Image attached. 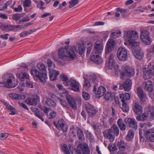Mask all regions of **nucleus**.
Listing matches in <instances>:
<instances>
[{
	"mask_svg": "<svg viewBox=\"0 0 154 154\" xmlns=\"http://www.w3.org/2000/svg\"><path fill=\"white\" fill-rule=\"evenodd\" d=\"M36 116L40 118L42 121H44V119L42 118V117L44 116V114L41 112L38 111L35 113Z\"/></svg>",
	"mask_w": 154,
	"mask_h": 154,
	"instance_id": "obj_54",
	"label": "nucleus"
},
{
	"mask_svg": "<svg viewBox=\"0 0 154 154\" xmlns=\"http://www.w3.org/2000/svg\"><path fill=\"white\" fill-rule=\"evenodd\" d=\"M83 78L84 79V87H89L91 86L92 83L91 82V81L88 79V78L86 79L84 76L83 77Z\"/></svg>",
	"mask_w": 154,
	"mask_h": 154,
	"instance_id": "obj_43",
	"label": "nucleus"
},
{
	"mask_svg": "<svg viewBox=\"0 0 154 154\" xmlns=\"http://www.w3.org/2000/svg\"><path fill=\"white\" fill-rule=\"evenodd\" d=\"M40 73V72L38 71L37 70L34 69H32L31 71V73L32 75L37 78Z\"/></svg>",
	"mask_w": 154,
	"mask_h": 154,
	"instance_id": "obj_48",
	"label": "nucleus"
},
{
	"mask_svg": "<svg viewBox=\"0 0 154 154\" xmlns=\"http://www.w3.org/2000/svg\"><path fill=\"white\" fill-rule=\"evenodd\" d=\"M38 78L42 82L45 83V82L46 79H47V76L46 73L45 71L44 72H40L38 75Z\"/></svg>",
	"mask_w": 154,
	"mask_h": 154,
	"instance_id": "obj_24",
	"label": "nucleus"
},
{
	"mask_svg": "<svg viewBox=\"0 0 154 154\" xmlns=\"http://www.w3.org/2000/svg\"><path fill=\"white\" fill-rule=\"evenodd\" d=\"M60 79L63 81H66L68 80L67 77L64 75H60Z\"/></svg>",
	"mask_w": 154,
	"mask_h": 154,
	"instance_id": "obj_60",
	"label": "nucleus"
},
{
	"mask_svg": "<svg viewBox=\"0 0 154 154\" xmlns=\"http://www.w3.org/2000/svg\"><path fill=\"white\" fill-rule=\"evenodd\" d=\"M99 54L92 53L90 57L91 60L97 64L101 63L103 62V59Z\"/></svg>",
	"mask_w": 154,
	"mask_h": 154,
	"instance_id": "obj_15",
	"label": "nucleus"
},
{
	"mask_svg": "<svg viewBox=\"0 0 154 154\" xmlns=\"http://www.w3.org/2000/svg\"><path fill=\"white\" fill-rule=\"evenodd\" d=\"M119 97L120 99H121V101L122 103H127V100L125 99V96L124 94H120Z\"/></svg>",
	"mask_w": 154,
	"mask_h": 154,
	"instance_id": "obj_53",
	"label": "nucleus"
},
{
	"mask_svg": "<svg viewBox=\"0 0 154 154\" xmlns=\"http://www.w3.org/2000/svg\"><path fill=\"white\" fill-rule=\"evenodd\" d=\"M137 94L142 102H144L146 101V96L141 87H138L137 88Z\"/></svg>",
	"mask_w": 154,
	"mask_h": 154,
	"instance_id": "obj_18",
	"label": "nucleus"
},
{
	"mask_svg": "<svg viewBox=\"0 0 154 154\" xmlns=\"http://www.w3.org/2000/svg\"><path fill=\"white\" fill-rule=\"evenodd\" d=\"M149 35V32L145 30L141 32V39L142 41L146 45H149L151 43V40Z\"/></svg>",
	"mask_w": 154,
	"mask_h": 154,
	"instance_id": "obj_7",
	"label": "nucleus"
},
{
	"mask_svg": "<svg viewBox=\"0 0 154 154\" xmlns=\"http://www.w3.org/2000/svg\"><path fill=\"white\" fill-rule=\"evenodd\" d=\"M146 137L150 141H154V127L147 131Z\"/></svg>",
	"mask_w": 154,
	"mask_h": 154,
	"instance_id": "obj_19",
	"label": "nucleus"
},
{
	"mask_svg": "<svg viewBox=\"0 0 154 154\" xmlns=\"http://www.w3.org/2000/svg\"><path fill=\"white\" fill-rule=\"evenodd\" d=\"M115 41L112 39H109L107 43L105 52L106 54L109 53L113 50L115 48Z\"/></svg>",
	"mask_w": 154,
	"mask_h": 154,
	"instance_id": "obj_13",
	"label": "nucleus"
},
{
	"mask_svg": "<svg viewBox=\"0 0 154 154\" xmlns=\"http://www.w3.org/2000/svg\"><path fill=\"white\" fill-rule=\"evenodd\" d=\"M117 146L120 150H124L126 148L127 144L124 141L120 140L118 142Z\"/></svg>",
	"mask_w": 154,
	"mask_h": 154,
	"instance_id": "obj_28",
	"label": "nucleus"
},
{
	"mask_svg": "<svg viewBox=\"0 0 154 154\" xmlns=\"http://www.w3.org/2000/svg\"><path fill=\"white\" fill-rule=\"evenodd\" d=\"M66 98L69 104L70 105L72 108L74 109L76 108V101L72 96L69 95H66Z\"/></svg>",
	"mask_w": 154,
	"mask_h": 154,
	"instance_id": "obj_17",
	"label": "nucleus"
},
{
	"mask_svg": "<svg viewBox=\"0 0 154 154\" xmlns=\"http://www.w3.org/2000/svg\"><path fill=\"white\" fill-rule=\"evenodd\" d=\"M103 134L104 137L109 139L110 142H112L114 140L115 136L110 128L105 130L103 132Z\"/></svg>",
	"mask_w": 154,
	"mask_h": 154,
	"instance_id": "obj_12",
	"label": "nucleus"
},
{
	"mask_svg": "<svg viewBox=\"0 0 154 154\" xmlns=\"http://www.w3.org/2000/svg\"><path fill=\"white\" fill-rule=\"evenodd\" d=\"M143 85L144 87V89L150 92H152L153 91V86L152 82L149 81L145 82L143 84Z\"/></svg>",
	"mask_w": 154,
	"mask_h": 154,
	"instance_id": "obj_21",
	"label": "nucleus"
},
{
	"mask_svg": "<svg viewBox=\"0 0 154 154\" xmlns=\"http://www.w3.org/2000/svg\"><path fill=\"white\" fill-rule=\"evenodd\" d=\"M85 133L88 139L90 140L91 141H94V139L91 133L88 131L85 132Z\"/></svg>",
	"mask_w": 154,
	"mask_h": 154,
	"instance_id": "obj_46",
	"label": "nucleus"
},
{
	"mask_svg": "<svg viewBox=\"0 0 154 154\" xmlns=\"http://www.w3.org/2000/svg\"><path fill=\"white\" fill-rule=\"evenodd\" d=\"M56 116V113L54 111L50 112L49 115L47 114L48 117L50 119L54 118Z\"/></svg>",
	"mask_w": 154,
	"mask_h": 154,
	"instance_id": "obj_52",
	"label": "nucleus"
},
{
	"mask_svg": "<svg viewBox=\"0 0 154 154\" xmlns=\"http://www.w3.org/2000/svg\"><path fill=\"white\" fill-rule=\"evenodd\" d=\"M24 6L25 7H29L31 5V1L29 0H26L23 2Z\"/></svg>",
	"mask_w": 154,
	"mask_h": 154,
	"instance_id": "obj_59",
	"label": "nucleus"
},
{
	"mask_svg": "<svg viewBox=\"0 0 154 154\" xmlns=\"http://www.w3.org/2000/svg\"><path fill=\"white\" fill-rule=\"evenodd\" d=\"M37 67L40 70H44L45 67V65L41 63H38Z\"/></svg>",
	"mask_w": 154,
	"mask_h": 154,
	"instance_id": "obj_56",
	"label": "nucleus"
},
{
	"mask_svg": "<svg viewBox=\"0 0 154 154\" xmlns=\"http://www.w3.org/2000/svg\"><path fill=\"white\" fill-rule=\"evenodd\" d=\"M121 34V32L119 30H116L111 33L110 36L111 37L116 38L119 37Z\"/></svg>",
	"mask_w": 154,
	"mask_h": 154,
	"instance_id": "obj_40",
	"label": "nucleus"
},
{
	"mask_svg": "<svg viewBox=\"0 0 154 154\" xmlns=\"http://www.w3.org/2000/svg\"><path fill=\"white\" fill-rule=\"evenodd\" d=\"M76 152L78 154H89L90 152L88 145L86 144L82 143L78 145Z\"/></svg>",
	"mask_w": 154,
	"mask_h": 154,
	"instance_id": "obj_5",
	"label": "nucleus"
},
{
	"mask_svg": "<svg viewBox=\"0 0 154 154\" xmlns=\"http://www.w3.org/2000/svg\"><path fill=\"white\" fill-rule=\"evenodd\" d=\"M23 14H15L12 16V18L16 21L18 20L20 18L23 17Z\"/></svg>",
	"mask_w": 154,
	"mask_h": 154,
	"instance_id": "obj_45",
	"label": "nucleus"
},
{
	"mask_svg": "<svg viewBox=\"0 0 154 154\" xmlns=\"http://www.w3.org/2000/svg\"><path fill=\"white\" fill-rule=\"evenodd\" d=\"M85 48L84 44H80L76 48L72 47L69 48L68 47L64 48H61L59 50V57L64 61H70L73 59L75 57V52H77L80 55H82L84 52Z\"/></svg>",
	"mask_w": 154,
	"mask_h": 154,
	"instance_id": "obj_1",
	"label": "nucleus"
},
{
	"mask_svg": "<svg viewBox=\"0 0 154 154\" xmlns=\"http://www.w3.org/2000/svg\"><path fill=\"white\" fill-rule=\"evenodd\" d=\"M77 135L79 140L82 141L84 140L85 137L83 132L81 129L79 128H77Z\"/></svg>",
	"mask_w": 154,
	"mask_h": 154,
	"instance_id": "obj_34",
	"label": "nucleus"
},
{
	"mask_svg": "<svg viewBox=\"0 0 154 154\" xmlns=\"http://www.w3.org/2000/svg\"><path fill=\"white\" fill-rule=\"evenodd\" d=\"M62 149L66 154H70L66 144H64L62 146Z\"/></svg>",
	"mask_w": 154,
	"mask_h": 154,
	"instance_id": "obj_50",
	"label": "nucleus"
},
{
	"mask_svg": "<svg viewBox=\"0 0 154 154\" xmlns=\"http://www.w3.org/2000/svg\"><path fill=\"white\" fill-rule=\"evenodd\" d=\"M114 57V55L112 54H110L109 57V61L108 62L109 67V68L111 67L112 66L116 65V63L113 60Z\"/></svg>",
	"mask_w": 154,
	"mask_h": 154,
	"instance_id": "obj_32",
	"label": "nucleus"
},
{
	"mask_svg": "<svg viewBox=\"0 0 154 154\" xmlns=\"http://www.w3.org/2000/svg\"><path fill=\"white\" fill-rule=\"evenodd\" d=\"M127 121L129 127L134 128L136 130L137 128V124L135 119L129 118L128 119Z\"/></svg>",
	"mask_w": 154,
	"mask_h": 154,
	"instance_id": "obj_22",
	"label": "nucleus"
},
{
	"mask_svg": "<svg viewBox=\"0 0 154 154\" xmlns=\"http://www.w3.org/2000/svg\"><path fill=\"white\" fill-rule=\"evenodd\" d=\"M77 128H79V127H76L75 128L74 126H72V128H71V130L74 136H76V132H77Z\"/></svg>",
	"mask_w": 154,
	"mask_h": 154,
	"instance_id": "obj_55",
	"label": "nucleus"
},
{
	"mask_svg": "<svg viewBox=\"0 0 154 154\" xmlns=\"http://www.w3.org/2000/svg\"><path fill=\"white\" fill-rule=\"evenodd\" d=\"M149 117V113L144 110V112L141 116L136 117V119L139 121H144L147 119Z\"/></svg>",
	"mask_w": 154,
	"mask_h": 154,
	"instance_id": "obj_23",
	"label": "nucleus"
},
{
	"mask_svg": "<svg viewBox=\"0 0 154 154\" xmlns=\"http://www.w3.org/2000/svg\"><path fill=\"white\" fill-rule=\"evenodd\" d=\"M103 95H104V98L107 100H112L113 97V95L110 92H108L107 93L104 94Z\"/></svg>",
	"mask_w": 154,
	"mask_h": 154,
	"instance_id": "obj_42",
	"label": "nucleus"
},
{
	"mask_svg": "<svg viewBox=\"0 0 154 154\" xmlns=\"http://www.w3.org/2000/svg\"><path fill=\"white\" fill-rule=\"evenodd\" d=\"M3 78L6 82H0V84H3L8 88H11L15 87L18 84V81L16 79L13 75L11 73L7 74L5 75Z\"/></svg>",
	"mask_w": 154,
	"mask_h": 154,
	"instance_id": "obj_2",
	"label": "nucleus"
},
{
	"mask_svg": "<svg viewBox=\"0 0 154 154\" xmlns=\"http://www.w3.org/2000/svg\"><path fill=\"white\" fill-rule=\"evenodd\" d=\"M127 75L129 77L133 76L135 74L134 70L130 67H128L125 70Z\"/></svg>",
	"mask_w": 154,
	"mask_h": 154,
	"instance_id": "obj_31",
	"label": "nucleus"
},
{
	"mask_svg": "<svg viewBox=\"0 0 154 154\" xmlns=\"http://www.w3.org/2000/svg\"><path fill=\"white\" fill-rule=\"evenodd\" d=\"M82 95L83 97L86 100H87L90 99L89 94L85 91H83L82 92Z\"/></svg>",
	"mask_w": 154,
	"mask_h": 154,
	"instance_id": "obj_49",
	"label": "nucleus"
},
{
	"mask_svg": "<svg viewBox=\"0 0 154 154\" xmlns=\"http://www.w3.org/2000/svg\"><path fill=\"white\" fill-rule=\"evenodd\" d=\"M5 28L9 31H11L15 30L14 25H13L5 26Z\"/></svg>",
	"mask_w": 154,
	"mask_h": 154,
	"instance_id": "obj_57",
	"label": "nucleus"
},
{
	"mask_svg": "<svg viewBox=\"0 0 154 154\" xmlns=\"http://www.w3.org/2000/svg\"><path fill=\"white\" fill-rule=\"evenodd\" d=\"M64 85L66 86H69L72 90L79 91V83L73 79H71L70 81L64 83Z\"/></svg>",
	"mask_w": 154,
	"mask_h": 154,
	"instance_id": "obj_6",
	"label": "nucleus"
},
{
	"mask_svg": "<svg viewBox=\"0 0 154 154\" xmlns=\"http://www.w3.org/2000/svg\"><path fill=\"white\" fill-rule=\"evenodd\" d=\"M88 78L93 84L95 82L97 79V76L96 74L93 73H91Z\"/></svg>",
	"mask_w": 154,
	"mask_h": 154,
	"instance_id": "obj_38",
	"label": "nucleus"
},
{
	"mask_svg": "<svg viewBox=\"0 0 154 154\" xmlns=\"http://www.w3.org/2000/svg\"><path fill=\"white\" fill-rule=\"evenodd\" d=\"M58 100L62 106L67 108L69 107V105L67 103V102L65 100L62 99L60 98H58Z\"/></svg>",
	"mask_w": 154,
	"mask_h": 154,
	"instance_id": "obj_44",
	"label": "nucleus"
},
{
	"mask_svg": "<svg viewBox=\"0 0 154 154\" xmlns=\"http://www.w3.org/2000/svg\"><path fill=\"white\" fill-rule=\"evenodd\" d=\"M79 2L78 0H72L70 1L69 4L70 5L69 7V8H71L72 7L74 6L75 5L77 4Z\"/></svg>",
	"mask_w": 154,
	"mask_h": 154,
	"instance_id": "obj_47",
	"label": "nucleus"
},
{
	"mask_svg": "<svg viewBox=\"0 0 154 154\" xmlns=\"http://www.w3.org/2000/svg\"><path fill=\"white\" fill-rule=\"evenodd\" d=\"M129 42L130 45H132L133 46H138L140 45L139 42L132 41Z\"/></svg>",
	"mask_w": 154,
	"mask_h": 154,
	"instance_id": "obj_61",
	"label": "nucleus"
},
{
	"mask_svg": "<svg viewBox=\"0 0 154 154\" xmlns=\"http://www.w3.org/2000/svg\"><path fill=\"white\" fill-rule=\"evenodd\" d=\"M39 98L37 96H35L32 97H29L26 100L27 104L32 106H35L39 101Z\"/></svg>",
	"mask_w": 154,
	"mask_h": 154,
	"instance_id": "obj_14",
	"label": "nucleus"
},
{
	"mask_svg": "<svg viewBox=\"0 0 154 154\" xmlns=\"http://www.w3.org/2000/svg\"><path fill=\"white\" fill-rule=\"evenodd\" d=\"M9 96L12 99L16 100L24 99L25 98L24 96L12 93L9 94Z\"/></svg>",
	"mask_w": 154,
	"mask_h": 154,
	"instance_id": "obj_27",
	"label": "nucleus"
},
{
	"mask_svg": "<svg viewBox=\"0 0 154 154\" xmlns=\"http://www.w3.org/2000/svg\"><path fill=\"white\" fill-rule=\"evenodd\" d=\"M133 109L134 113L138 115H141L143 112L142 107L140 105L139 102L137 101L134 102Z\"/></svg>",
	"mask_w": 154,
	"mask_h": 154,
	"instance_id": "obj_10",
	"label": "nucleus"
},
{
	"mask_svg": "<svg viewBox=\"0 0 154 154\" xmlns=\"http://www.w3.org/2000/svg\"><path fill=\"white\" fill-rule=\"evenodd\" d=\"M124 38L125 40L129 42L137 39L138 38V34L135 31L128 30L124 32Z\"/></svg>",
	"mask_w": 154,
	"mask_h": 154,
	"instance_id": "obj_3",
	"label": "nucleus"
},
{
	"mask_svg": "<svg viewBox=\"0 0 154 154\" xmlns=\"http://www.w3.org/2000/svg\"><path fill=\"white\" fill-rule=\"evenodd\" d=\"M103 49L102 43L99 41H97L94 45V49L92 53L100 54L102 52Z\"/></svg>",
	"mask_w": 154,
	"mask_h": 154,
	"instance_id": "obj_11",
	"label": "nucleus"
},
{
	"mask_svg": "<svg viewBox=\"0 0 154 154\" xmlns=\"http://www.w3.org/2000/svg\"><path fill=\"white\" fill-rule=\"evenodd\" d=\"M8 135L7 133H3L0 134V137L2 138L5 139L6 138Z\"/></svg>",
	"mask_w": 154,
	"mask_h": 154,
	"instance_id": "obj_64",
	"label": "nucleus"
},
{
	"mask_svg": "<svg viewBox=\"0 0 154 154\" xmlns=\"http://www.w3.org/2000/svg\"><path fill=\"white\" fill-rule=\"evenodd\" d=\"M122 110L124 112H127L129 110V107L127 103H122V106L121 107Z\"/></svg>",
	"mask_w": 154,
	"mask_h": 154,
	"instance_id": "obj_41",
	"label": "nucleus"
},
{
	"mask_svg": "<svg viewBox=\"0 0 154 154\" xmlns=\"http://www.w3.org/2000/svg\"><path fill=\"white\" fill-rule=\"evenodd\" d=\"M117 123L120 130L122 131L125 130L126 128V125L124 123L123 120L122 119H119L117 122Z\"/></svg>",
	"mask_w": 154,
	"mask_h": 154,
	"instance_id": "obj_29",
	"label": "nucleus"
},
{
	"mask_svg": "<svg viewBox=\"0 0 154 154\" xmlns=\"http://www.w3.org/2000/svg\"><path fill=\"white\" fill-rule=\"evenodd\" d=\"M47 63L49 67V68L51 67L52 68V66L54 67L55 66L54 64L53 63L52 60L50 59H48L47 61Z\"/></svg>",
	"mask_w": 154,
	"mask_h": 154,
	"instance_id": "obj_51",
	"label": "nucleus"
},
{
	"mask_svg": "<svg viewBox=\"0 0 154 154\" xmlns=\"http://www.w3.org/2000/svg\"><path fill=\"white\" fill-rule=\"evenodd\" d=\"M45 104L53 108L55 107L56 106V103L53 100L50 99H47Z\"/></svg>",
	"mask_w": 154,
	"mask_h": 154,
	"instance_id": "obj_33",
	"label": "nucleus"
},
{
	"mask_svg": "<svg viewBox=\"0 0 154 154\" xmlns=\"http://www.w3.org/2000/svg\"><path fill=\"white\" fill-rule=\"evenodd\" d=\"M9 35V34L6 33L4 35H0V37L3 39L7 40L8 38V36Z\"/></svg>",
	"mask_w": 154,
	"mask_h": 154,
	"instance_id": "obj_63",
	"label": "nucleus"
},
{
	"mask_svg": "<svg viewBox=\"0 0 154 154\" xmlns=\"http://www.w3.org/2000/svg\"><path fill=\"white\" fill-rule=\"evenodd\" d=\"M134 56L136 58L138 59H142L143 56V54L142 52H140L139 51H136L133 52Z\"/></svg>",
	"mask_w": 154,
	"mask_h": 154,
	"instance_id": "obj_35",
	"label": "nucleus"
},
{
	"mask_svg": "<svg viewBox=\"0 0 154 154\" xmlns=\"http://www.w3.org/2000/svg\"><path fill=\"white\" fill-rule=\"evenodd\" d=\"M112 133L115 136H118L119 134V130L118 127L116 124H113L110 128Z\"/></svg>",
	"mask_w": 154,
	"mask_h": 154,
	"instance_id": "obj_26",
	"label": "nucleus"
},
{
	"mask_svg": "<svg viewBox=\"0 0 154 154\" xmlns=\"http://www.w3.org/2000/svg\"><path fill=\"white\" fill-rule=\"evenodd\" d=\"M106 91L105 88L102 86H100L98 88V90L95 93L98 95V97H100L103 96Z\"/></svg>",
	"mask_w": 154,
	"mask_h": 154,
	"instance_id": "obj_30",
	"label": "nucleus"
},
{
	"mask_svg": "<svg viewBox=\"0 0 154 154\" xmlns=\"http://www.w3.org/2000/svg\"><path fill=\"white\" fill-rule=\"evenodd\" d=\"M29 76L25 72H22L19 76V78L21 81H23L24 79H28Z\"/></svg>",
	"mask_w": 154,
	"mask_h": 154,
	"instance_id": "obj_37",
	"label": "nucleus"
},
{
	"mask_svg": "<svg viewBox=\"0 0 154 154\" xmlns=\"http://www.w3.org/2000/svg\"><path fill=\"white\" fill-rule=\"evenodd\" d=\"M85 106L88 116L91 117L94 116L97 112V110L89 103L85 104Z\"/></svg>",
	"mask_w": 154,
	"mask_h": 154,
	"instance_id": "obj_8",
	"label": "nucleus"
},
{
	"mask_svg": "<svg viewBox=\"0 0 154 154\" xmlns=\"http://www.w3.org/2000/svg\"><path fill=\"white\" fill-rule=\"evenodd\" d=\"M153 75L150 70H145L143 71V77L145 80L151 79L153 76Z\"/></svg>",
	"mask_w": 154,
	"mask_h": 154,
	"instance_id": "obj_25",
	"label": "nucleus"
},
{
	"mask_svg": "<svg viewBox=\"0 0 154 154\" xmlns=\"http://www.w3.org/2000/svg\"><path fill=\"white\" fill-rule=\"evenodd\" d=\"M29 33H28V31H24L21 33L20 34V37H23L28 35Z\"/></svg>",
	"mask_w": 154,
	"mask_h": 154,
	"instance_id": "obj_62",
	"label": "nucleus"
},
{
	"mask_svg": "<svg viewBox=\"0 0 154 154\" xmlns=\"http://www.w3.org/2000/svg\"><path fill=\"white\" fill-rule=\"evenodd\" d=\"M144 110L148 113L150 114L154 113V106H146L145 107Z\"/></svg>",
	"mask_w": 154,
	"mask_h": 154,
	"instance_id": "obj_39",
	"label": "nucleus"
},
{
	"mask_svg": "<svg viewBox=\"0 0 154 154\" xmlns=\"http://www.w3.org/2000/svg\"><path fill=\"white\" fill-rule=\"evenodd\" d=\"M134 135V131L133 130H129L126 137V140L128 141H131L133 138Z\"/></svg>",
	"mask_w": 154,
	"mask_h": 154,
	"instance_id": "obj_36",
	"label": "nucleus"
},
{
	"mask_svg": "<svg viewBox=\"0 0 154 154\" xmlns=\"http://www.w3.org/2000/svg\"><path fill=\"white\" fill-rule=\"evenodd\" d=\"M49 78L51 81H54L56 79L57 76L59 75V72L54 70L51 67L49 68Z\"/></svg>",
	"mask_w": 154,
	"mask_h": 154,
	"instance_id": "obj_16",
	"label": "nucleus"
},
{
	"mask_svg": "<svg viewBox=\"0 0 154 154\" xmlns=\"http://www.w3.org/2000/svg\"><path fill=\"white\" fill-rule=\"evenodd\" d=\"M56 127L59 130L62 129L63 132H66L67 129V125L65 124V123L63 119H61L59 120L57 124L55 123V122H54Z\"/></svg>",
	"mask_w": 154,
	"mask_h": 154,
	"instance_id": "obj_9",
	"label": "nucleus"
},
{
	"mask_svg": "<svg viewBox=\"0 0 154 154\" xmlns=\"http://www.w3.org/2000/svg\"><path fill=\"white\" fill-rule=\"evenodd\" d=\"M87 45L89 46L87 48V54L89 55L91 52L92 45L90 43H88Z\"/></svg>",
	"mask_w": 154,
	"mask_h": 154,
	"instance_id": "obj_58",
	"label": "nucleus"
},
{
	"mask_svg": "<svg viewBox=\"0 0 154 154\" xmlns=\"http://www.w3.org/2000/svg\"><path fill=\"white\" fill-rule=\"evenodd\" d=\"M117 56L118 59L120 61H125L128 57L127 51L122 47H119L117 51Z\"/></svg>",
	"mask_w": 154,
	"mask_h": 154,
	"instance_id": "obj_4",
	"label": "nucleus"
},
{
	"mask_svg": "<svg viewBox=\"0 0 154 154\" xmlns=\"http://www.w3.org/2000/svg\"><path fill=\"white\" fill-rule=\"evenodd\" d=\"M132 81L129 79H127L124 83L123 85H121L122 88H124L125 91H128L131 88Z\"/></svg>",
	"mask_w": 154,
	"mask_h": 154,
	"instance_id": "obj_20",
	"label": "nucleus"
}]
</instances>
